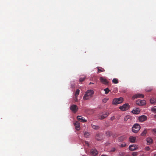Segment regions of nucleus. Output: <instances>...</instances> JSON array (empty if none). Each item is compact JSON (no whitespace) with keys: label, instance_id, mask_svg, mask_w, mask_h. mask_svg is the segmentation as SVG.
<instances>
[{"label":"nucleus","instance_id":"nucleus-13","mask_svg":"<svg viewBox=\"0 0 156 156\" xmlns=\"http://www.w3.org/2000/svg\"><path fill=\"white\" fill-rule=\"evenodd\" d=\"M147 144L148 145H150L153 143V140L151 137H148L146 139Z\"/></svg>","mask_w":156,"mask_h":156},{"label":"nucleus","instance_id":"nucleus-39","mask_svg":"<svg viewBox=\"0 0 156 156\" xmlns=\"http://www.w3.org/2000/svg\"><path fill=\"white\" fill-rule=\"evenodd\" d=\"M115 119V117L114 116H113L111 118H110V120H112V121H113V120H114V119Z\"/></svg>","mask_w":156,"mask_h":156},{"label":"nucleus","instance_id":"nucleus-31","mask_svg":"<svg viewBox=\"0 0 156 156\" xmlns=\"http://www.w3.org/2000/svg\"><path fill=\"white\" fill-rule=\"evenodd\" d=\"M106 136L108 137H109L111 135V133L110 131H107L106 133Z\"/></svg>","mask_w":156,"mask_h":156},{"label":"nucleus","instance_id":"nucleus-1","mask_svg":"<svg viewBox=\"0 0 156 156\" xmlns=\"http://www.w3.org/2000/svg\"><path fill=\"white\" fill-rule=\"evenodd\" d=\"M94 92L93 90H87L83 98L84 100H87L90 99L93 96Z\"/></svg>","mask_w":156,"mask_h":156},{"label":"nucleus","instance_id":"nucleus-2","mask_svg":"<svg viewBox=\"0 0 156 156\" xmlns=\"http://www.w3.org/2000/svg\"><path fill=\"white\" fill-rule=\"evenodd\" d=\"M123 101V98L122 97H120L119 98H115L112 101V104L113 105H116L118 104H120Z\"/></svg>","mask_w":156,"mask_h":156},{"label":"nucleus","instance_id":"nucleus-17","mask_svg":"<svg viewBox=\"0 0 156 156\" xmlns=\"http://www.w3.org/2000/svg\"><path fill=\"white\" fill-rule=\"evenodd\" d=\"M150 101L151 104H156V98H151L150 100Z\"/></svg>","mask_w":156,"mask_h":156},{"label":"nucleus","instance_id":"nucleus-41","mask_svg":"<svg viewBox=\"0 0 156 156\" xmlns=\"http://www.w3.org/2000/svg\"><path fill=\"white\" fill-rule=\"evenodd\" d=\"M77 96H76V97L75 96V98H74V101H76V102L77 101H78V99L77 98Z\"/></svg>","mask_w":156,"mask_h":156},{"label":"nucleus","instance_id":"nucleus-23","mask_svg":"<svg viewBox=\"0 0 156 156\" xmlns=\"http://www.w3.org/2000/svg\"><path fill=\"white\" fill-rule=\"evenodd\" d=\"M112 82L114 83L117 84L118 83V79L115 78H114L112 80Z\"/></svg>","mask_w":156,"mask_h":156},{"label":"nucleus","instance_id":"nucleus-43","mask_svg":"<svg viewBox=\"0 0 156 156\" xmlns=\"http://www.w3.org/2000/svg\"><path fill=\"white\" fill-rule=\"evenodd\" d=\"M114 89H116V90L115 91H114V93H116L117 92V88H113Z\"/></svg>","mask_w":156,"mask_h":156},{"label":"nucleus","instance_id":"nucleus-4","mask_svg":"<svg viewBox=\"0 0 156 156\" xmlns=\"http://www.w3.org/2000/svg\"><path fill=\"white\" fill-rule=\"evenodd\" d=\"M129 107L130 106L128 104L126 103L122 106H120L119 108L122 111H126L129 108Z\"/></svg>","mask_w":156,"mask_h":156},{"label":"nucleus","instance_id":"nucleus-34","mask_svg":"<svg viewBox=\"0 0 156 156\" xmlns=\"http://www.w3.org/2000/svg\"><path fill=\"white\" fill-rule=\"evenodd\" d=\"M121 89L119 90V91L123 93L126 92L127 91L126 90V89L123 90L122 88H120Z\"/></svg>","mask_w":156,"mask_h":156},{"label":"nucleus","instance_id":"nucleus-18","mask_svg":"<svg viewBox=\"0 0 156 156\" xmlns=\"http://www.w3.org/2000/svg\"><path fill=\"white\" fill-rule=\"evenodd\" d=\"M126 138V137L125 136H122L119 137L118 140L119 142H122L125 140Z\"/></svg>","mask_w":156,"mask_h":156},{"label":"nucleus","instance_id":"nucleus-3","mask_svg":"<svg viewBox=\"0 0 156 156\" xmlns=\"http://www.w3.org/2000/svg\"><path fill=\"white\" fill-rule=\"evenodd\" d=\"M140 129V126L139 124L136 123L134 124L132 128V131L135 133H137Z\"/></svg>","mask_w":156,"mask_h":156},{"label":"nucleus","instance_id":"nucleus-35","mask_svg":"<svg viewBox=\"0 0 156 156\" xmlns=\"http://www.w3.org/2000/svg\"><path fill=\"white\" fill-rule=\"evenodd\" d=\"M151 110L153 112L156 113V106H154L153 108L151 109Z\"/></svg>","mask_w":156,"mask_h":156},{"label":"nucleus","instance_id":"nucleus-46","mask_svg":"<svg viewBox=\"0 0 156 156\" xmlns=\"http://www.w3.org/2000/svg\"><path fill=\"white\" fill-rule=\"evenodd\" d=\"M101 156H107L105 155H102Z\"/></svg>","mask_w":156,"mask_h":156},{"label":"nucleus","instance_id":"nucleus-9","mask_svg":"<svg viewBox=\"0 0 156 156\" xmlns=\"http://www.w3.org/2000/svg\"><path fill=\"white\" fill-rule=\"evenodd\" d=\"M147 119V116L144 115H141L138 117V120L140 122H143L146 120Z\"/></svg>","mask_w":156,"mask_h":156},{"label":"nucleus","instance_id":"nucleus-38","mask_svg":"<svg viewBox=\"0 0 156 156\" xmlns=\"http://www.w3.org/2000/svg\"><path fill=\"white\" fill-rule=\"evenodd\" d=\"M145 149L147 151H148L150 149V148L149 147L147 146L145 147Z\"/></svg>","mask_w":156,"mask_h":156},{"label":"nucleus","instance_id":"nucleus-7","mask_svg":"<svg viewBox=\"0 0 156 156\" xmlns=\"http://www.w3.org/2000/svg\"><path fill=\"white\" fill-rule=\"evenodd\" d=\"M136 104L139 106H141L144 105L146 104V101L145 100H137L136 101Z\"/></svg>","mask_w":156,"mask_h":156},{"label":"nucleus","instance_id":"nucleus-15","mask_svg":"<svg viewBox=\"0 0 156 156\" xmlns=\"http://www.w3.org/2000/svg\"><path fill=\"white\" fill-rule=\"evenodd\" d=\"M90 153L92 155L95 156L98 154V151L95 149H93L90 151Z\"/></svg>","mask_w":156,"mask_h":156},{"label":"nucleus","instance_id":"nucleus-14","mask_svg":"<svg viewBox=\"0 0 156 156\" xmlns=\"http://www.w3.org/2000/svg\"><path fill=\"white\" fill-rule=\"evenodd\" d=\"M74 126H75L76 129L77 130H78L80 129V123L78 121H76L74 123Z\"/></svg>","mask_w":156,"mask_h":156},{"label":"nucleus","instance_id":"nucleus-36","mask_svg":"<svg viewBox=\"0 0 156 156\" xmlns=\"http://www.w3.org/2000/svg\"><path fill=\"white\" fill-rule=\"evenodd\" d=\"M137 154V152H133L132 153V155L133 156H136Z\"/></svg>","mask_w":156,"mask_h":156},{"label":"nucleus","instance_id":"nucleus-6","mask_svg":"<svg viewBox=\"0 0 156 156\" xmlns=\"http://www.w3.org/2000/svg\"><path fill=\"white\" fill-rule=\"evenodd\" d=\"M108 115V114L107 112L101 113L98 115V117L99 119H103L107 117Z\"/></svg>","mask_w":156,"mask_h":156},{"label":"nucleus","instance_id":"nucleus-25","mask_svg":"<svg viewBox=\"0 0 156 156\" xmlns=\"http://www.w3.org/2000/svg\"><path fill=\"white\" fill-rule=\"evenodd\" d=\"M130 119V117L129 115H127L126 116L124 119V121H127L129 119Z\"/></svg>","mask_w":156,"mask_h":156},{"label":"nucleus","instance_id":"nucleus-47","mask_svg":"<svg viewBox=\"0 0 156 156\" xmlns=\"http://www.w3.org/2000/svg\"><path fill=\"white\" fill-rule=\"evenodd\" d=\"M154 156H156V154H155L154 155Z\"/></svg>","mask_w":156,"mask_h":156},{"label":"nucleus","instance_id":"nucleus-32","mask_svg":"<svg viewBox=\"0 0 156 156\" xmlns=\"http://www.w3.org/2000/svg\"><path fill=\"white\" fill-rule=\"evenodd\" d=\"M152 132L154 135L156 136V129H153L152 130Z\"/></svg>","mask_w":156,"mask_h":156},{"label":"nucleus","instance_id":"nucleus-22","mask_svg":"<svg viewBox=\"0 0 156 156\" xmlns=\"http://www.w3.org/2000/svg\"><path fill=\"white\" fill-rule=\"evenodd\" d=\"M91 126H92V128L93 129H96V130H97V129H98L100 128L99 126H96V125H94L93 124H92Z\"/></svg>","mask_w":156,"mask_h":156},{"label":"nucleus","instance_id":"nucleus-48","mask_svg":"<svg viewBox=\"0 0 156 156\" xmlns=\"http://www.w3.org/2000/svg\"><path fill=\"white\" fill-rule=\"evenodd\" d=\"M155 117H156V115H155Z\"/></svg>","mask_w":156,"mask_h":156},{"label":"nucleus","instance_id":"nucleus-20","mask_svg":"<svg viewBox=\"0 0 156 156\" xmlns=\"http://www.w3.org/2000/svg\"><path fill=\"white\" fill-rule=\"evenodd\" d=\"M98 70V72H97V73H98L100 72H104L105 71V70L104 69L100 67H97Z\"/></svg>","mask_w":156,"mask_h":156},{"label":"nucleus","instance_id":"nucleus-45","mask_svg":"<svg viewBox=\"0 0 156 156\" xmlns=\"http://www.w3.org/2000/svg\"><path fill=\"white\" fill-rule=\"evenodd\" d=\"M94 84V83H91V82H90V83H89V84Z\"/></svg>","mask_w":156,"mask_h":156},{"label":"nucleus","instance_id":"nucleus-33","mask_svg":"<svg viewBox=\"0 0 156 156\" xmlns=\"http://www.w3.org/2000/svg\"><path fill=\"white\" fill-rule=\"evenodd\" d=\"M126 144L125 143H123L120 146V147H123L126 146Z\"/></svg>","mask_w":156,"mask_h":156},{"label":"nucleus","instance_id":"nucleus-42","mask_svg":"<svg viewBox=\"0 0 156 156\" xmlns=\"http://www.w3.org/2000/svg\"><path fill=\"white\" fill-rule=\"evenodd\" d=\"M84 143L85 144L87 145L88 146H89L88 142L87 141H85Z\"/></svg>","mask_w":156,"mask_h":156},{"label":"nucleus","instance_id":"nucleus-40","mask_svg":"<svg viewBox=\"0 0 156 156\" xmlns=\"http://www.w3.org/2000/svg\"><path fill=\"white\" fill-rule=\"evenodd\" d=\"M151 90H152V89H146L145 90V91L147 92H151Z\"/></svg>","mask_w":156,"mask_h":156},{"label":"nucleus","instance_id":"nucleus-29","mask_svg":"<svg viewBox=\"0 0 156 156\" xmlns=\"http://www.w3.org/2000/svg\"><path fill=\"white\" fill-rule=\"evenodd\" d=\"M104 90L105 91V93L106 94H108L109 92L110 91V90L108 89V88H105Z\"/></svg>","mask_w":156,"mask_h":156},{"label":"nucleus","instance_id":"nucleus-12","mask_svg":"<svg viewBox=\"0 0 156 156\" xmlns=\"http://www.w3.org/2000/svg\"><path fill=\"white\" fill-rule=\"evenodd\" d=\"M77 119L78 120L81 122H86L87 121V120L83 119V117H82L80 115L77 116Z\"/></svg>","mask_w":156,"mask_h":156},{"label":"nucleus","instance_id":"nucleus-37","mask_svg":"<svg viewBox=\"0 0 156 156\" xmlns=\"http://www.w3.org/2000/svg\"><path fill=\"white\" fill-rule=\"evenodd\" d=\"M115 151V147H113L112 148L111 150L109 151V152H114Z\"/></svg>","mask_w":156,"mask_h":156},{"label":"nucleus","instance_id":"nucleus-26","mask_svg":"<svg viewBox=\"0 0 156 156\" xmlns=\"http://www.w3.org/2000/svg\"><path fill=\"white\" fill-rule=\"evenodd\" d=\"M84 135L85 137H87L90 135V134L89 133L87 132H85L84 133Z\"/></svg>","mask_w":156,"mask_h":156},{"label":"nucleus","instance_id":"nucleus-5","mask_svg":"<svg viewBox=\"0 0 156 156\" xmlns=\"http://www.w3.org/2000/svg\"><path fill=\"white\" fill-rule=\"evenodd\" d=\"M70 109L74 113H76L78 110V108L76 105H72L70 106Z\"/></svg>","mask_w":156,"mask_h":156},{"label":"nucleus","instance_id":"nucleus-24","mask_svg":"<svg viewBox=\"0 0 156 156\" xmlns=\"http://www.w3.org/2000/svg\"><path fill=\"white\" fill-rule=\"evenodd\" d=\"M147 133V130L145 129L143 132L141 133L140 135L141 136H145Z\"/></svg>","mask_w":156,"mask_h":156},{"label":"nucleus","instance_id":"nucleus-27","mask_svg":"<svg viewBox=\"0 0 156 156\" xmlns=\"http://www.w3.org/2000/svg\"><path fill=\"white\" fill-rule=\"evenodd\" d=\"M86 79V77L84 76L83 77H80L79 79V81L80 82L84 81Z\"/></svg>","mask_w":156,"mask_h":156},{"label":"nucleus","instance_id":"nucleus-16","mask_svg":"<svg viewBox=\"0 0 156 156\" xmlns=\"http://www.w3.org/2000/svg\"><path fill=\"white\" fill-rule=\"evenodd\" d=\"M100 80L102 83L105 84H107L108 83L107 80L102 77H101L100 78Z\"/></svg>","mask_w":156,"mask_h":156},{"label":"nucleus","instance_id":"nucleus-30","mask_svg":"<svg viewBox=\"0 0 156 156\" xmlns=\"http://www.w3.org/2000/svg\"><path fill=\"white\" fill-rule=\"evenodd\" d=\"M109 98H105L103 99L102 102L104 103H106L107 101L108 100Z\"/></svg>","mask_w":156,"mask_h":156},{"label":"nucleus","instance_id":"nucleus-8","mask_svg":"<svg viewBox=\"0 0 156 156\" xmlns=\"http://www.w3.org/2000/svg\"><path fill=\"white\" fill-rule=\"evenodd\" d=\"M144 95L143 94H137L133 95L132 97V98L133 100H134L135 98H144Z\"/></svg>","mask_w":156,"mask_h":156},{"label":"nucleus","instance_id":"nucleus-10","mask_svg":"<svg viewBox=\"0 0 156 156\" xmlns=\"http://www.w3.org/2000/svg\"><path fill=\"white\" fill-rule=\"evenodd\" d=\"M138 148L136 144H133L130 145L129 147V149L131 151L136 150Z\"/></svg>","mask_w":156,"mask_h":156},{"label":"nucleus","instance_id":"nucleus-28","mask_svg":"<svg viewBox=\"0 0 156 156\" xmlns=\"http://www.w3.org/2000/svg\"><path fill=\"white\" fill-rule=\"evenodd\" d=\"M79 93H80V90L78 89H77V90H76V91L75 93V96H76V97L77 96H78V95L79 94Z\"/></svg>","mask_w":156,"mask_h":156},{"label":"nucleus","instance_id":"nucleus-11","mask_svg":"<svg viewBox=\"0 0 156 156\" xmlns=\"http://www.w3.org/2000/svg\"><path fill=\"white\" fill-rule=\"evenodd\" d=\"M95 138L98 140H101L103 138L102 134L101 133H98L96 135Z\"/></svg>","mask_w":156,"mask_h":156},{"label":"nucleus","instance_id":"nucleus-19","mask_svg":"<svg viewBox=\"0 0 156 156\" xmlns=\"http://www.w3.org/2000/svg\"><path fill=\"white\" fill-rule=\"evenodd\" d=\"M132 112L134 114H137L140 113V110L138 109H136L133 110Z\"/></svg>","mask_w":156,"mask_h":156},{"label":"nucleus","instance_id":"nucleus-21","mask_svg":"<svg viewBox=\"0 0 156 156\" xmlns=\"http://www.w3.org/2000/svg\"><path fill=\"white\" fill-rule=\"evenodd\" d=\"M129 141L132 143H134L135 141L136 137H133L131 136L129 138Z\"/></svg>","mask_w":156,"mask_h":156},{"label":"nucleus","instance_id":"nucleus-44","mask_svg":"<svg viewBox=\"0 0 156 156\" xmlns=\"http://www.w3.org/2000/svg\"><path fill=\"white\" fill-rule=\"evenodd\" d=\"M112 135L113 137H116V136L115 134H112Z\"/></svg>","mask_w":156,"mask_h":156}]
</instances>
